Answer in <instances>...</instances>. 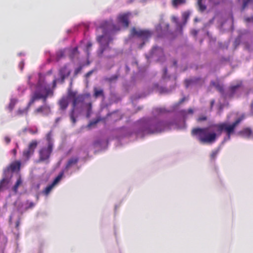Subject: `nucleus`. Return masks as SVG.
Here are the masks:
<instances>
[{"mask_svg":"<svg viewBox=\"0 0 253 253\" xmlns=\"http://www.w3.org/2000/svg\"><path fill=\"white\" fill-rule=\"evenodd\" d=\"M100 28L102 29L103 35L97 38V41L100 44L99 52L102 54L104 50L108 47L110 42L113 41V38L108 34L114 31L119 30V28H116L112 20L104 22Z\"/></svg>","mask_w":253,"mask_h":253,"instance_id":"obj_1","label":"nucleus"},{"mask_svg":"<svg viewBox=\"0 0 253 253\" xmlns=\"http://www.w3.org/2000/svg\"><path fill=\"white\" fill-rule=\"evenodd\" d=\"M212 125L207 127H194L191 130V135L195 137L201 144H212L217 138V134L215 132L209 131L210 128H214L211 126Z\"/></svg>","mask_w":253,"mask_h":253,"instance_id":"obj_2","label":"nucleus"},{"mask_svg":"<svg viewBox=\"0 0 253 253\" xmlns=\"http://www.w3.org/2000/svg\"><path fill=\"white\" fill-rule=\"evenodd\" d=\"M245 119V116L242 115L237 118L233 123L229 124L227 122H223L218 124H214L211 126L216 129L218 134L220 135L223 132H225L226 137L224 141L230 139L231 135L235 133L236 126Z\"/></svg>","mask_w":253,"mask_h":253,"instance_id":"obj_3","label":"nucleus"},{"mask_svg":"<svg viewBox=\"0 0 253 253\" xmlns=\"http://www.w3.org/2000/svg\"><path fill=\"white\" fill-rule=\"evenodd\" d=\"M156 120L150 119L145 121L136 131L137 137H143L146 134L160 133L163 131L164 128L157 127L156 126Z\"/></svg>","mask_w":253,"mask_h":253,"instance_id":"obj_4","label":"nucleus"},{"mask_svg":"<svg viewBox=\"0 0 253 253\" xmlns=\"http://www.w3.org/2000/svg\"><path fill=\"white\" fill-rule=\"evenodd\" d=\"M53 91L49 86L41 84L39 83L37 85V90L33 93L29 102V105L34 103L36 100L42 99L43 102L46 104L47 98L49 95H52Z\"/></svg>","mask_w":253,"mask_h":253,"instance_id":"obj_5","label":"nucleus"},{"mask_svg":"<svg viewBox=\"0 0 253 253\" xmlns=\"http://www.w3.org/2000/svg\"><path fill=\"white\" fill-rule=\"evenodd\" d=\"M16 171V162L12 163L9 167L4 171V177L0 182V192L4 189L8 188L11 183V178L12 174Z\"/></svg>","mask_w":253,"mask_h":253,"instance_id":"obj_6","label":"nucleus"},{"mask_svg":"<svg viewBox=\"0 0 253 253\" xmlns=\"http://www.w3.org/2000/svg\"><path fill=\"white\" fill-rule=\"evenodd\" d=\"M130 35L132 37H137L142 40L143 42L140 45V48H142L145 42L148 41L152 36V32L148 30L137 29L133 27L130 30Z\"/></svg>","mask_w":253,"mask_h":253,"instance_id":"obj_7","label":"nucleus"},{"mask_svg":"<svg viewBox=\"0 0 253 253\" xmlns=\"http://www.w3.org/2000/svg\"><path fill=\"white\" fill-rule=\"evenodd\" d=\"M38 145V142L36 140H32L29 143L28 148L23 152V164H25L29 160L30 157L34 154Z\"/></svg>","mask_w":253,"mask_h":253,"instance_id":"obj_8","label":"nucleus"},{"mask_svg":"<svg viewBox=\"0 0 253 253\" xmlns=\"http://www.w3.org/2000/svg\"><path fill=\"white\" fill-rule=\"evenodd\" d=\"M169 25L165 22L163 16L160 20L159 24L156 27V31L159 37H163L166 35L169 31Z\"/></svg>","mask_w":253,"mask_h":253,"instance_id":"obj_9","label":"nucleus"},{"mask_svg":"<svg viewBox=\"0 0 253 253\" xmlns=\"http://www.w3.org/2000/svg\"><path fill=\"white\" fill-rule=\"evenodd\" d=\"M52 146L47 145V147H42L39 150V160L40 161H45L47 160L52 152L53 150Z\"/></svg>","mask_w":253,"mask_h":253,"instance_id":"obj_10","label":"nucleus"},{"mask_svg":"<svg viewBox=\"0 0 253 253\" xmlns=\"http://www.w3.org/2000/svg\"><path fill=\"white\" fill-rule=\"evenodd\" d=\"M130 15V12L119 14L117 17L118 22L121 24L123 27L127 28L129 26V17Z\"/></svg>","mask_w":253,"mask_h":253,"instance_id":"obj_11","label":"nucleus"},{"mask_svg":"<svg viewBox=\"0 0 253 253\" xmlns=\"http://www.w3.org/2000/svg\"><path fill=\"white\" fill-rule=\"evenodd\" d=\"M243 87V83L238 81L234 84H231L228 88V93L230 97H233Z\"/></svg>","mask_w":253,"mask_h":253,"instance_id":"obj_12","label":"nucleus"},{"mask_svg":"<svg viewBox=\"0 0 253 253\" xmlns=\"http://www.w3.org/2000/svg\"><path fill=\"white\" fill-rule=\"evenodd\" d=\"M50 112V107L47 104H44L42 106H41L35 109L34 111V113L36 114H42L43 115H47Z\"/></svg>","mask_w":253,"mask_h":253,"instance_id":"obj_13","label":"nucleus"},{"mask_svg":"<svg viewBox=\"0 0 253 253\" xmlns=\"http://www.w3.org/2000/svg\"><path fill=\"white\" fill-rule=\"evenodd\" d=\"M71 74V70L69 69L66 65L61 67L59 71V75L61 78V82H64L65 79Z\"/></svg>","mask_w":253,"mask_h":253,"instance_id":"obj_14","label":"nucleus"},{"mask_svg":"<svg viewBox=\"0 0 253 253\" xmlns=\"http://www.w3.org/2000/svg\"><path fill=\"white\" fill-rule=\"evenodd\" d=\"M79 161V159L77 157H73L70 158L65 166V170L66 171H68L69 169H70L72 167L77 165Z\"/></svg>","mask_w":253,"mask_h":253,"instance_id":"obj_15","label":"nucleus"},{"mask_svg":"<svg viewBox=\"0 0 253 253\" xmlns=\"http://www.w3.org/2000/svg\"><path fill=\"white\" fill-rule=\"evenodd\" d=\"M172 123L171 122H167V121H157L156 123V126L157 127H162L164 128L163 131L169 130L170 129V126L172 125Z\"/></svg>","mask_w":253,"mask_h":253,"instance_id":"obj_16","label":"nucleus"},{"mask_svg":"<svg viewBox=\"0 0 253 253\" xmlns=\"http://www.w3.org/2000/svg\"><path fill=\"white\" fill-rule=\"evenodd\" d=\"M239 134L244 137L251 138L252 134V130L250 127H246L240 130L239 132Z\"/></svg>","mask_w":253,"mask_h":253,"instance_id":"obj_17","label":"nucleus"},{"mask_svg":"<svg viewBox=\"0 0 253 253\" xmlns=\"http://www.w3.org/2000/svg\"><path fill=\"white\" fill-rule=\"evenodd\" d=\"M60 109L61 110H65L68 107L69 102L68 98L66 97H62L58 102Z\"/></svg>","mask_w":253,"mask_h":253,"instance_id":"obj_18","label":"nucleus"},{"mask_svg":"<svg viewBox=\"0 0 253 253\" xmlns=\"http://www.w3.org/2000/svg\"><path fill=\"white\" fill-rule=\"evenodd\" d=\"M93 96L95 98H97L99 97H104V94L103 89L94 87L93 88Z\"/></svg>","mask_w":253,"mask_h":253,"instance_id":"obj_19","label":"nucleus"},{"mask_svg":"<svg viewBox=\"0 0 253 253\" xmlns=\"http://www.w3.org/2000/svg\"><path fill=\"white\" fill-rule=\"evenodd\" d=\"M84 97L83 95H77L75 98L73 99V109H75L76 106L80 102H82L84 100Z\"/></svg>","mask_w":253,"mask_h":253,"instance_id":"obj_20","label":"nucleus"},{"mask_svg":"<svg viewBox=\"0 0 253 253\" xmlns=\"http://www.w3.org/2000/svg\"><path fill=\"white\" fill-rule=\"evenodd\" d=\"M211 85L213 86L221 93H223L224 90L223 85L220 84L218 82L211 81Z\"/></svg>","mask_w":253,"mask_h":253,"instance_id":"obj_21","label":"nucleus"},{"mask_svg":"<svg viewBox=\"0 0 253 253\" xmlns=\"http://www.w3.org/2000/svg\"><path fill=\"white\" fill-rule=\"evenodd\" d=\"M186 0H171V3L173 7L177 8L178 6L186 3Z\"/></svg>","mask_w":253,"mask_h":253,"instance_id":"obj_22","label":"nucleus"},{"mask_svg":"<svg viewBox=\"0 0 253 253\" xmlns=\"http://www.w3.org/2000/svg\"><path fill=\"white\" fill-rule=\"evenodd\" d=\"M211 1V0H209ZM206 0H198L197 5L198 6V9L201 12L204 11L206 8L207 6L205 4Z\"/></svg>","mask_w":253,"mask_h":253,"instance_id":"obj_23","label":"nucleus"},{"mask_svg":"<svg viewBox=\"0 0 253 253\" xmlns=\"http://www.w3.org/2000/svg\"><path fill=\"white\" fill-rule=\"evenodd\" d=\"M47 145L53 147V142L52 139V131H50L46 135Z\"/></svg>","mask_w":253,"mask_h":253,"instance_id":"obj_24","label":"nucleus"},{"mask_svg":"<svg viewBox=\"0 0 253 253\" xmlns=\"http://www.w3.org/2000/svg\"><path fill=\"white\" fill-rule=\"evenodd\" d=\"M77 96V92L72 90L71 88L68 89L67 98L73 99Z\"/></svg>","mask_w":253,"mask_h":253,"instance_id":"obj_25","label":"nucleus"},{"mask_svg":"<svg viewBox=\"0 0 253 253\" xmlns=\"http://www.w3.org/2000/svg\"><path fill=\"white\" fill-rule=\"evenodd\" d=\"M190 13L189 11H185L182 13V17L183 20V24L185 25L189 17Z\"/></svg>","mask_w":253,"mask_h":253,"instance_id":"obj_26","label":"nucleus"},{"mask_svg":"<svg viewBox=\"0 0 253 253\" xmlns=\"http://www.w3.org/2000/svg\"><path fill=\"white\" fill-rule=\"evenodd\" d=\"M54 186V185L52 183L48 185L43 191V193H44V194H45V195H47L50 192V191L53 188Z\"/></svg>","mask_w":253,"mask_h":253,"instance_id":"obj_27","label":"nucleus"},{"mask_svg":"<svg viewBox=\"0 0 253 253\" xmlns=\"http://www.w3.org/2000/svg\"><path fill=\"white\" fill-rule=\"evenodd\" d=\"M15 103L16 100L15 98L13 97L11 98L10 103L8 107V109L9 110V111H11L13 109L15 106Z\"/></svg>","mask_w":253,"mask_h":253,"instance_id":"obj_28","label":"nucleus"},{"mask_svg":"<svg viewBox=\"0 0 253 253\" xmlns=\"http://www.w3.org/2000/svg\"><path fill=\"white\" fill-rule=\"evenodd\" d=\"M63 175V172L62 171V172H61L58 175V176L54 179V180H53V181L52 183L55 185L56 183H57L60 180V179L62 178Z\"/></svg>","mask_w":253,"mask_h":253,"instance_id":"obj_29","label":"nucleus"},{"mask_svg":"<svg viewBox=\"0 0 253 253\" xmlns=\"http://www.w3.org/2000/svg\"><path fill=\"white\" fill-rule=\"evenodd\" d=\"M118 76L116 75H115L111 76V77L106 78L105 80L106 81L111 83L113 81L117 80L118 79Z\"/></svg>","mask_w":253,"mask_h":253,"instance_id":"obj_30","label":"nucleus"},{"mask_svg":"<svg viewBox=\"0 0 253 253\" xmlns=\"http://www.w3.org/2000/svg\"><path fill=\"white\" fill-rule=\"evenodd\" d=\"M154 111L155 113L159 114L165 113L166 112V110L162 108H156L154 109Z\"/></svg>","mask_w":253,"mask_h":253,"instance_id":"obj_31","label":"nucleus"},{"mask_svg":"<svg viewBox=\"0 0 253 253\" xmlns=\"http://www.w3.org/2000/svg\"><path fill=\"white\" fill-rule=\"evenodd\" d=\"M70 119L73 124H75L76 122V120L74 117V110L72 109L70 114Z\"/></svg>","mask_w":253,"mask_h":253,"instance_id":"obj_32","label":"nucleus"},{"mask_svg":"<svg viewBox=\"0 0 253 253\" xmlns=\"http://www.w3.org/2000/svg\"><path fill=\"white\" fill-rule=\"evenodd\" d=\"M195 81L193 80H186L185 81V86L188 88L190 85L193 84Z\"/></svg>","mask_w":253,"mask_h":253,"instance_id":"obj_33","label":"nucleus"},{"mask_svg":"<svg viewBox=\"0 0 253 253\" xmlns=\"http://www.w3.org/2000/svg\"><path fill=\"white\" fill-rule=\"evenodd\" d=\"M88 109H87V117H89L90 116V114L91 112V106L92 104L91 103H89L87 104Z\"/></svg>","mask_w":253,"mask_h":253,"instance_id":"obj_34","label":"nucleus"},{"mask_svg":"<svg viewBox=\"0 0 253 253\" xmlns=\"http://www.w3.org/2000/svg\"><path fill=\"white\" fill-rule=\"evenodd\" d=\"M218 153V150L213 151L211 154V156H210L211 158V159H214L215 158V157H216Z\"/></svg>","mask_w":253,"mask_h":253,"instance_id":"obj_35","label":"nucleus"},{"mask_svg":"<svg viewBox=\"0 0 253 253\" xmlns=\"http://www.w3.org/2000/svg\"><path fill=\"white\" fill-rule=\"evenodd\" d=\"M207 120V117L206 116H201L199 117L197 119V121L198 122H201L203 121H205Z\"/></svg>","mask_w":253,"mask_h":253,"instance_id":"obj_36","label":"nucleus"},{"mask_svg":"<svg viewBox=\"0 0 253 253\" xmlns=\"http://www.w3.org/2000/svg\"><path fill=\"white\" fill-rule=\"evenodd\" d=\"M82 70V66H80V67L75 69L74 71V76H77L78 74H79Z\"/></svg>","mask_w":253,"mask_h":253,"instance_id":"obj_37","label":"nucleus"},{"mask_svg":"<svg viewBox=\"0 0 253 253\" xmlns=\"http://www.w3.org/2000/svg\"><path fill=\"white\" fill-rule=\"evenodd\" d=\"M27 112H28L27 108H25L23 110H21L19 109L18 111V114H19L20 115L27 114Z\"/></svg>","mask_w":253,"mask_h":253,"instance_id":"obj_38","label":"nucleus"},{"mask_svg":"<svg viewBox=\"0 0 253 253\" xmlns=\"http://www.w3.org/2000/svg\"><path fill=\"white\" fill-rule=\"evenodd\" d=\"M251 1V0H243V8L244 9Z\"/></svg>","mask_w":253,"mask_h":253,"instance_id":"obj_39","label":"nucleus"},{"mask_svg":"<svg viewBox=\"0 0 253 253\" xmlns=\"http://www.w3.org/2000/svg\"><path fill=\"white\" fill-rule=\"evenodd\" d=\"M21 163L20 161H17V173L20 170Z\"/></svg>","mask_w":253,"mask_h":253,"instance_id":"obj_40","label":"nucleus"},{"mask_svg":"<svg viewBox=\"0 0 253 253\" xmlns=\"http://www.w3.org/2000/svg\"><path fill=\"white\" fill-rule=\"evenodd\" d=\"M22 183V180L20 176L17 179V188L19 186L21 185V184Z\"/></svg>","mask_w":253,"mask_h":253,"instance_id":"obj_41","label":"nucleus"},{"mask_svg":"<svg viewBox=\"0 0 253 253\" xmlns=\"http://www.w3.org/2000/svg\"><path fill=\"white\" fill-rule=\"evenodd\" d=\"M24 66V63L23 61H22L19 64V68L20 69L21 71H22Z\"/></svg>","mask_w":253,"mask_h":253,"instance_id":"obj_42","label":"nucleus"},{"mask_svg":"<svg viewBox=\"0 0 253 253\" xmlns=\"http://www.w3.org/2000/svg\"><path fill=\"white\" fill-rule=\"evenodd\" d=\"M172 21L175 23L177 24L178 26H179L178 19L175 16H172L171 18Z\"/></svg>","mask_w":253,"mask_h":253,"instance_id":"obj_43","label":"nucleus"},{"mask_svg":"<svg viewBox=\"0 0 253 253\" xmlns=\"http://www.w3.org/2000/svg\"><path fill=\"white\" fill-rule=\"evenodd\" d=\"M92 46V43L90 42H88L86 44V50L88 52Z\"/></svg>","mask_w":253,"mask_h":253,"instance_id":"obj_44","label":"nucleus"},{"mask_svg":"<svg viewBox=\"0 0 253 253\" xmlns=\"http://www.w3.org/2000/svg\"><path fill=\"white\" fill-rule=\"evenodd\" d=\"M35 204L33 202H30L29 204V205L26 207V209H29V208H32L34 207Z\"/></svg>","mask_w":253,"mask_h":253,"instance_id":"obj_45","label":"nucleus"},{"mask_svg":"<svg viewBox=\"0 0 253 253\" xmlns=\"http://www.w3.org/2000/svg\"><path fill=\"white\" fill-rule=\"evenodd\" d=\"M245 20L247 22H250L253 20V17H246L245 18Z\"/></svg>","mask_w":253,"mask_h":253,"instance_id":"obj_46","label":"nucleus"},{"mask_svg":"<svg viewBox=\"0 0 253 253\" xmlns=\"http://www.w3.org/2000/svg\"><path fill=\"white\" fill-rule=\"evenodd\" d=\"M93 72V70H91L89 72H88L86 74H85V77L86 78H88Z\"/></svg>","mask_w":253,"mask_h":253,"instance_id":"obj_47","label":"nucleus"},{"mask_svg":"<svg viewBox=\"0 0 253 253\" xmlns=\"http://www.w3.org/2000/svg\"><path fill=\"white\" fill-rule=\"evenodd\" d=\"M157 50H161V49L158 47H156V46H154L153 48H152V52L153 53H154L155 52V51Z\"/></svg>","mask_w":253,"mask_h":253,"instance_id":"obj_48","label":"nucleus"},{"mask_svg":"<svg viewBox=\"0 0 253 253\" xmlns=\"http://www.w3.org/2000/svg\"><path fill=\"white\" fill-rule=\"evenodd\" d=\"M4 140L7 144L10 141V139L8 136H6L4 138Z\"/></svg>","mask_w":253,"mask_h":253,"instance_id":"obj_49","label":"nucleus"},{"mask_svg":"<svg viewBox=\"0 0 253 253\" xmlns=\"http://www.w3.org/2000/svg\"><path fill=\"white\" fill-rule=\"evenodd\" d=\"M13 219V215H11L9 218V223L11 224L13 223V221H12Z\"/></svg>","mask_w":253,"mask_h":253,"instance_id":"obj_50","label":"nucleus"},{"mask_svg":"<svg viewBox=\"0 0 253 253\" xmlns=\"http://www.w3.org/2000/svg\"><path fill=\"white\" fill-rule=\"evenodd\" d=\"M61 120V118H57L56 119H55V123L56 124H57Z\"/></svg>","mask_w":253,"mask_h":253,"instance_id":"obj_51","label":"nucleus"},{"mask_svg":"<svg viewBox=\"0 0 253 253\" xmlns=\"http://www.w3.org/2000/svg\"><path fill=\"white\" fill-rule=\"evenodd\" d=\"M192 34L194 36H196L197 34V32L196 30H193L192 32Z\"/></svg>","mask_w":253,"mask_h":253,"instance_id":"obj_52","label":"nucleus"},{"mask_svg":"<svg viewBox=\"0 0 253 253\" xmlns=\"http://www.w3.org/2000/svg\"><path fill=\"white\" fill-rule=\"evenodd\" d=\"M98 122V121H96L94 122H91L90 124H89V126H91V125H95Z\"/></svg>","mask_w":253,"mask_h":253,"instance_id":"obj_53","label":"nucleus"},{"mask_svg":"<svg viewBox=\"0 0 253 253\" xmlns=\"http://www.w3.org/2000/svg\"><path fill=\"white\" fill-rule=\"evenodd\" d=\"M12 190L14 192H16V184L13 186Z\"/></svg>","mask_w":253,"mask_h":253,"instance_id":"obj_54","label":"nucleus"},{"mask_svg":"<svg viewBox=\"0 0 253 253\" xmlns=\"http://www.w3.org/2000/svg\"><path fill=\"white\" fill-rule=\"evenodd\" d=\"M56 84V80H54L53 81V86H55Z\"/></svg>","mask_w":253,"mask_h":253,"instance_id":"obj_55","label":"nucleus"},{"mask_svg":"<svg viewBox=\"0 0 253 253\" xmlns=\"http://www.w3.org/2000/svg\"><path fill=\"white\" fill-rule=\"evenodd\" d=\"M173 64L174 66H176L177 65V61L176 60H173Z\"/></svg>","mask_w":253,"mask_h":253,"instance_id":"obj_56","label":"nucleus"},{"mask_svg":"<svg viewBox=\"0 0 253 253\" xmlns=\"http://www.w3.org/2000/svg\"><path fill=\"white\" fill-rule=\"evenodd\" d=\"M188 112H189V113L192 114V113H193V110H192V109H189V110H188Z\"/></svg>","mask_w":253,"mask_h":253,"instance_id":"obj_57","label":"nucleus"},{"mask_svg":"<svg viewBox=\"0 0 253 253\" xmlns=\"http://www.w3.org/2000/svg\"><path fill=\"white\" fill-rule=\"evenodd\" d=\"M12 153H13L14 155H15V154H16V149L15 148L13 149Z\"/></svg>","mask_w":253,"mask_h":253,"instance_id":"obj_58","label":"nucleus"},{"mask_svg":"<svg viewBox=\"0 0 253 253\" xmlns=\"http://www.w3.org/2000/svg\"><path fill=\"white\" fill-rule=\"evenodd\" d=\"M37 132H38V130H35V131H31V133H32V134H35V133H36Z\"/></svg>","mask_w":253,"mask_h":253,"instance_id":"obj_59","label":"nucleus"},{"mask_svg":"<svg viewBox=\"0 0 253 253\" xmlns=\"http://www.w3.org/2000/svg\"><path fill=\"white\" fill-rule=\"evenodd\" d=\"M214 103V100H212V101H211V107H212V105H213Z\"/></svg>","mask_w":253,"mask_h":253,"instance_id":"obj_60","label":"nucleus"},{"mask_svg":"<svg viewBox=\"0 0 253 253\" xmlns=\"http://www.w3.org/2000/svg\"><path fill=\"white\" fill-rule=\"evenodd\" d=\"M184 101V98H182V99L180 100V103H182V102H183Z\"/></svg>","mask_w":253,"mask_h":253,"instance_id":"obj_61","label":"nucleus"},{"mask_svg":"<svg viewBox=\"0 0 253 253\" xmlns=\"http://www.w3.org/2000/svg\"><path fill=\"white\" fill-rule=\"evenodd\" d=\"M74 52H76L78 50L77 47H75L74 48Z\"/></svg>","mask_w":253,"mask_h":253,"instance_id":"obj_62","label":"nucleus"},{"mask_svg":"<svg viewBox=\"0 0 253 253\" xmlns=\"http://www.w3.org/2000/svg\"><path fill=\"white\" fill-rule=\"evenodd\" d=\"M167 68H165V69H164V72H165V73H167Z\"/></svg>","mask_w":253,"mask_h":253,"instance_id":"obj_63","label":"nucleus"},{"mask_svg":"<svg viewBox=\"0 0 253 253\" xmlns=\"http://www.w3.org/2000/svg\"><path fill=\"white\" fill-rule=\"evenodd\" d=\"M251 138L253 139V133H252V136H251Z\"/></svg>","mask_w":253,"mask_h":253,"instance_id":"obj_64","label":"nucleus"}]
</instances>
